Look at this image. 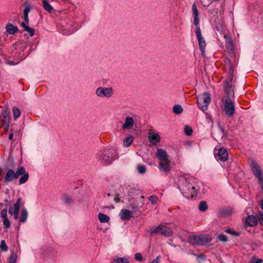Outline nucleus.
<instances>
[{
  "instance_id": "obj_25",
  "label": "nucleus",
  "mask_w": 263,
  "mask_h": 263,
  "mask_svg": "<svg viewBox=\"0 0 263 263\" xmlns=\"http://www.w3.org/2000/svg\"><path fill=\"white\" fill-rule=\"evenodd\" d=\"M28 217V212L26 208H23L21 211V216L20 218V222H25Z\"/></svg>"
},
{
  "instance_id": "obj_55",
  "label": "nucleus",
  "mask_w": 263,
  "mask_h": 263,
  "mask_svg": "<svg viewBox=\"0 0 263 263\" xmlns=\"http://www.w3.org/2000/svg\"><path fill=\"white\" fill-rule=\"evenodd\" d=\"M263 261L262 259L253 258L251 260L252 263H262Z\"/></svg>"
},
{
  "instance_id": "obj_1",
  "label": "nucleus",
  "mask_w": 263,
  "mask_h": 263,
  "mask_svg": "<svg viewBox=\"0 0 263 263\" xmlns=\"http://www.w3.org/2000/svg\"><path fill=\"white\" fill-rule=\"evenodd\" d=\"M179 189L183 195L187 199L195 197L199 188L196 185L195 179L193 177L180 180Z\"/></svg>"
},
{
  "instance_id": "obj_5",
  "label": "nucleus",
  "mask_w": 263,
  "mask_h": 263,
  "mask_svg": "<svg viewBox=\"0 0 263 263\" xmlns=\"http://www.w3.org/2000/svg\"><path fill=\"white\" fill-rule=\"evenodd\" d=\"M149 234L151 235L159 234L165 237H170L172 235V231L170 228L166 226L160 224L154 229H151Z\"/></svg>"
},
{
  "instance_id": "obj_40",
  "label": "nucleus",
  "mask_w": 263,
  "mask_h": 263,
  "mask_svg": "<svg viewBox=\"0 0 263 263\" xmlns=\"http://www.w3.org/2000/svg\"><path fill=\"white\" fill-rule=\"evenodd\" d=\"M148 200L151 201L152 204H155L158 200V198L154 195L149 196L148 197Z\"/></svg>"
},
{
  "instance_id": "obj_37",
  "label": "nucleus",
  "mask_w": 263,
  "mask_h": 263,
  "mask_svg": "<svg viewBox=\"0 0 263 263\" xmlns=\"http://www.w3.org/2000/svg\"><path fill=\"white\" fill-rule=\"evenodd\" d=\"M233 76L228 75L227 79L223 82V85H232V83L233 81Z\"/></svg>"
},
{
  "instance_id": "obj_11",
  "label": "nucleus",
  "mask_w": 263,
  "mask_h": 263,
  "mask_svg": "<svg viewBox=\"0 0 263 263\" xmlns=\"http://www.w3.org/2000/svg\"><path fill=\"white\" fill-rule=\"evenodd\" d=\"M119 215L122 220H129L133 217V212L127 209H122Z\"/></svg>"
},
{
  "instance_id": "obj_60",
  "label": "nucleus",
  "mask_w": 263,
  "mask_h": 263,
  "mask_svg": "<svg viewBox=\"0 0 263 263\" xmlns=\"http://www.w3.org/2000/svg\"><path fill=\"white\" fill-rule=\"evenodd\" d=\"M24 21L25 22H23L24 23H26V25H28L29 24V17H27V18H24Z\"/></svg>"
},
{
  "instance_id": "obj_14",
  "label": "nucleus",
  "mask_w": 263,
  "mask_h": 263,
  "mask_svg": "<svg viewBox=\"0 0 263 263\" xmlns=\"http://www.w3.org/2000/svg\"><path fill=\"white\" fill-rule=\"evenodd\" d=\"M257 222V218L253 215L248 216L246 218L245 223L247 226L254 227Z\"/></svg>"
},
{
  "instance_id": "obj_52",
  "label": "nucleus",
  "mask_w": 263,
  "mask_h": 263,
  "mask_svg": "<svg viewBox=\"0 0 263 263\" xmlns=\"http://www.w3.org/2000/svg\"><path fill=\"white\" fill-rule=\"evenodd\" d=\"M2 116H10V112L8 110V108H3L2 111Z\"/></svg>"
},
{
  "instance_id": "obj_51",
  "label": "nucleus",
  "mask_w": 263,
  "mask_h": 263,
  "mask_svg": "<svg viewBox=\"0 0 263 263\" xmlns=\"http://www.w3.org/2000/svg\"><path fill=\"white\" fill-rule=\"evenodd\" d=\"M226 46L231 49H233V43L232 40L227 41Z\"/></svg>"
},
{
  "instance_id": "obj_4",
  "label": "nucleus",
  "mask_w": 263,
  "mask_h": 263,
  "mask_svg": "<svg viewBox=\"0 0 263 263\" xmlns=\"http://www.w3.org/2000/svg\"><path fill=\"white\" fill-rule=\"evenodd\" d=\"M211 100V95L209 92H205L202 95L198 96L197 104L200 109L203 111L206 110Z\"/></svg>"
},
{
  "instance_id": "obj_16",
  "label": "nucleus",
  "mask_w": 263,
  "mask_h": 263,
  "mask_svg": "<svg viewBox=\"0 0 263 263\" xmlns=\"http://www.w3.org/2000/svg\"><path fill=\"white\" fill-rule=\"evenodd\" d=\"M6 29L7 32L11 35L15 34L17 32H20L17 27L11 23L6 25ZM22 33V31H20Z\"/></svg>"
},
{
  "instance_id": "obj_54",
  "label": "nucleus",
  "mask_w": 263,
  "mask_h": 263,
  "mask_svg": "<svg viewBox=\"0 0 263 263\" xmlns=\"http://www.w3.org/2000/svg\"><path fill=\"white\" fill-rule=\"evenodd\" d=\"M194 24L196 26V27H199V20L198 18V16H195L194 17Z\"/></svg>"
},
{
  "instance_id": "obj_6",
  "label": "nucleus",
  "mask_w": 263,
  "mask_h": 263,
  "mask_svg": "<svg viewBox=\"0 0 263 263\" xmlns=\"http://www.w3.org/2000/svg\"><path fill=\"white\" fill-rule=\"evenodd\" d=\"M214 153L217 160L225 162L228 159V152L223 147H216L214 149Z\"/></svg>"
},
{
  "instance_id": "obj_13",
  "label": "nucleus",
  "mask_w": 263,
  "mask_h": 263,
  "mask_svg": "<svg viewBox=\"0 0 263 263\" xmlns=\"http://www.w3.org/2000/svg\"><path fill=\"white\" fill-rule=\"evenodd\" d=\"M156 156L161 161H167L168 159L166 152L160 148H157Z\"/></svg>"
},
{
  "instance_id": "obj_58",
  "label": "nucleus",
  "mask_w": 263,
  "mask_h": 263,
  "mask_svg": "<svg viewBox=\"0 0 263 263\" xmlns=\"http://www.w3.org/2000/svg\"><path fill=\"white\" fill-rule=\"evenodd\" d=\"M258 183L260 184V187L261 188V191L263 193V178L258 180Z\"/></svg>"
},
{
  "instance_id": "obj_18",
  "label": "nucleus",
  "mask_w": 263,
  "mask_h": 263,
  "mask_svg": "<svg viewBox=\"0 0 263 263\" xmlns=\"http://www.w3.org/2000/svg\"><path fill=\"white\" fill-rule=\"evenodd\" d=\"M232 214V211L228 208H222L220 209L218 213V217H226L229 216Z\"/></svg>"
},
{
  "instance_id": "obj_3",
  "label": "nucleus",
  "mask_w": 263,
  "mask_h": 263,
  "mask_svg": "<svg viewBox=\"0 0 263 263\" xmlns=\"http://www.w3.org/2000/svg\"><path fill=\"white\" fill-rule=\"evenodd\" d=\"M100 162L104 165H109L118 158L116 151L114 148L105 149L97 155Z\"/></svg>"
},
{
  "instance_id": "obj_24",
  "label": "nucleus",
  "mask_w": 263,
  "mask_h": 263,
  "mask_svg": "<svg viewBox=\"0 0 263 263\" xmlns=\"http://www.w3.org/2000/svg\"><path fill=\"white\" fill-rule=\"evenodd\" d=\"M199 47L202 53V54H204L205 49L206 47V42L204 39L202 37L200 39H198Z\"/></svg>"
},
{
  "instance_id": "obj_19",
  "label": "nucleus",
  "mask_w": 263,
  "mask_h": 263,
  "mask_svg": "<svg viewBox=\"0 0 263 263\" xmlns=\"http://www.w3.org/2000/svg\"><path fill=\"white\" fill-rule=\"evenodd\" d=\"M223 89L225 93L227 95L226 99H230L232 95H234V90L232 85H223Z\"/></svg>"
},
{
  "instance_id": "obj_57",
  "label": "nucleus",
  "mask_w": 263,
  "mask_h": 263,
  "mask_svg": "<svg viewBox=\"0 0 263 263\" xmlns=\"http://www.w3.org/2000/svg\"><path fill=\"white\" fill-rule=\"evenodd\" d=\"M2 125L4 127V129L6 131H8L9 130V123L5 122V123H2Z\"/></svg>"
},
{
  "instance_id": "obj_64",
  "label": "nucleus",
  "mask_w": 263,
  "mask_h": 263,
  "mask_svg": "<svg viewBox=\"0 0 263 263\" xmlns=\"http://www.w3.org/2000/svg\"><path fill=\"white\" fill-rule=\"evenodd\" d=\"M4 201H5V203H6V208H7V204H8V202H9V200H8V199H5L4 200Z\"/></svg>"
},
{
  "instance_id": "obj_29",
  "label": "nucleus",
  "mask_w": 263,
  "mask_h": 263,
  "mask_svg": "<svg viewBox=\"0 0 263 263\" xmlns=\"http://www.w3.org/2000/svg\"><path fill=\"white\" fill-rule=\"evenodd\" d=\"M208 209L207 203L205 201H201L199 202L198 209L201 212H204Z\"/></svg>"
},
{
  "instance_id": "obj_7",
  "label": "nucleus",
  "mask_w": 263,
  "mask_h": 263,
  "mask_svg": "<svg viewBox=\"0 0 263 263\" xmlns=\"http://www.w3.org/2000/svg\"><path fill=\"white\" fill-rule=\"evenodd\" d=\"M250 166L253 175L258 180L263 178V173L259 164L253 159H249Z\"/></svg>"
},
{
  "instance_id": "obj_12",
  "label": "nucleus",
  "mask_w": 263,
  "mask_h": 263,
  "mask_svg": "<svg viewBox=\"0 0 263 263\" xmlns=\"http://www.w3.org/2000/svg\"><path fill=\"white\" fill-rule=\"evenodd\" d=\"M148 140L153 145H156L160 141V136L156 133L152 132L148 133Z\"/></svg>"
},
{
  "instance_id": "obj_59",
  "label": "nucleus",
  "mask_w": 263,
  "mask_h": 263,
  "mask_svg": "<svg viewBox=\"0 0 263 263\" xmlns=\"http://www.w3.org/2000/svg\"><path fill=\"white\" fill-rule=\"evenodd\" d=\"M161 257V256L159 255L154 260H153L152 261L156 263H159Z\"/></svg>"
},
{
  "instance_id": "obj_34",
  "label": "nucleus",
  "mask_w": 263,
  "mask_h": 263,
  "mask_svg": "<svg viewBox=\"0 0 263 263\" xmlns=\"http://www.w3.org/2000/svg\"><path fill=\"white\" fill-rule=\"evenodd\" d=\"M17 260V255L14 252H12L8 258L9 263H16Z\"/></svg>"
},
{
  "instance_id": "obj_56",
  "label": "nucleus",
  "mask_w": 263,
  "mask_h": 263,
  "mask_svg": "<svg viewBox=\"0 0 263 263\" xmlns=\"http://www.w3.org/2000/svg\"><path fill=\"white\" fill-rule=\"evenodd\" d=\"M132 211H131L133 212V214L134 213H137V212H140L139 208L136 206L132 205Z\"/></svg>"
},
{
  "instance_id": "obj_42",
  "label": "nucleus",
  "mask_w": 263,
  "mask_h": 263,
  "mask_svg": "<svg viewBox=\"0 0 263 263\" xmlns=\"http://www.w3.org/2000/svg\"><path fill=\"white\" fill-rule=\"evenodd\" d=\"M218 239L223 242H226L228 241V237L226 235L223 234H220L217 236Z\"/></svg>"
},
{
  "instance_id": "obj_30",
  "label": "nucleus",
  "mask_w": 263,
  "mask_h": 263,
  "mask_svg": "<svg viewBox=\"0 0 263 263\" xmlns=\"http://www.w3.org/2000/svg\"><path fill=\"white\" fill-rule=\"evenodd\" d=\"M183 111V109L182 107L179 104L175 105L173 107V111L177 115L181 114Z\"/></svg>"
},
{
  "instance_id": "obj_53",
  "label": "nucleus",
  "mask_w": 263,
  "mask_h": 263,
  "mask_svg": "<svg viewBox=\"0 0 263 263\" xmlns=\"http://www.w3.org/2000/svg\"><path fill=\"white\" fill-rule=\"evenodd\" d=\"M257 219L259 221L260 224L263 225V212H260L259 213V217Z\"/></svg>"
},
{
  "instance_id": "obj_33",
  "label": "nucleus",
  "mask_w": 263,
  "mask_h": 263,
  "mask_svg": "<svg viewBox=\"0 0 263 263\" xmlns=\"http://www.w3.org/2000/svg\"><path fill=\"white\" fill-rule=\"evenodd\" d=\"M192 254L197 256V260L199 262L201 263L206 260V256L203 253L200 254L199 255H197L195 253Z\"/></svg>"
},
{
  "instance_id": "obj_38",
  "label": "nucleus",
  "mask_w": 263,
  "mask_h": 263,
  "mask_svg": "<svg viewBox=\"0 0 263 263\" xmlns=\"http://www.w3.org/2000/svg\"><path fill=\"white\" fill-rule=\"evenodd\" d=\"M184 133L187 136H191L193 134V129L191 127L185 125L184 127Z\"/></svg>"
},
{
  "instance_id": "obj_39",
  "label": "nucleus",
  "mask_w": 263,
  "mask_h": 263,
  "mask_svg": "<svg viewBox=\"0 0 263 263\" xmlns=\"http://www.w3.org/2000/svg\"><path fill=\"white\" fill-rule=\"evenodd\" d=\"M2 122V123H9L10 122V116H0V122Z\"/></svg>"
},
{
  "instance_id": "obj_27",
  "label": "nucleus",
  "mask_w": 263,
  "mask_h": 263,
  "mask_svg": "<svg viewBox=\"0 0 263 263\" xmlns=\"http://www.w3.org/2000/svg\"><path fill=\"white\" fill-rule=\"evenodd\" d=\"M43 7L44 9L49 13L52 12L53 9V7L49 4L47 0L43 1Z\"/></svg>"
},
{
  "instance_id": "obj_41",
  "label": "nucleus",
  "mask_w": 263,
  "mask_h": 263,
  "mask_svg": "<svg viewBox=\"0 0 263 263\" xmlns=\"http://www.w3.org/2000/svg\"><path fill=\"white\" fill-rule=\"evenodd\" d=\"M137 169L140 174H144L146 171V167L144 165L138 164Z\"/></svg>"
},
{
  "instance_id": "obj_61",
  "label": "nucleus",
  "mask_w": 263,
  "mask_h": 263,
  "mask_svg": "<svg viewBox=\"0 0 263 263\" xmlns=\"http://www.w3.org/2000/svg\"><path fill=\"white\" fill-rule=\"evenodd\" d=\"M13 139V134L11 133L9 136V140H12Z\"/></svg>"
},
{
  "instance_id": "obj_48",
  "label": "nucleus",
  "mask_w": 263,
  "mask_h": 263,
  "mask_svg": "<svg viewBox=\"0 0 263 263\" xmlns=\"http://www.w3.org/2000/svg\"><path fill=\"white\" fill-rule=\"evenodd\" d=\"M135 258L136 260L142 262L143 261V257L141 253H137L135 254Z\"/></svg>"
},
{
  "instance_id": "obj_26",
  "label": "nucleus",
  "mask_w": 263,
  "mask_h": 263,
  "mask_svg": "<svg viewBox=\"0 0 263 263\" xmlns=\"http://www.w3.org/2000/svg\"><path fill=\"white\" fill-rule=\"evenodd\" d=\"M98 216L99 221L101 223L108 222L110 220V218L108 216L103 213H99Z\"/></svg>"
},
{
  "instance_id": "obj_31",
  "label": "nucleus",
  "mask_w": 263,
  "mask_h": 263,
  "mask_svg": "<svg viewBox=\"0 0 263 263\" xmlns=\"http://www.w3.org/2000/svg\"><path fill=\"white\" fill-rule=\"evenodd\" d=\"M13 116L14 120H16L21 115V110L17 107H13L12 108Z\"/></svg>"
},
{
  "instance_id": "obj_17",
  "label": "nucleus",
  "mask_w": 263,
  "mask_h": 263,
  "mask_svg": "<svg viewBox=\"0 0 263 263\" xmlns=\"http://www.w3.org/2000/svg\"><path fill=\"white\" fill-rule=\"evenodd\" d=\"M134 121L132 117H127L125 119L124 123L122 125V128L125 129H131L134 125Z\"/></svg>"
},
{
  "instance_id": "obj_62",
  "label": "nucleus",
  "mask_w": 263,
  "mask_h": 263,
  "mask_svg": "<svg viewBox=\"0 0 263 263\" xmlns=\"http://www.w3.org/2000/svg\"><path fill=\"white\" fill-rule=\"evenodd\" d=\"M185 145H187L189 146H191L192 145V142L191 141H186L185 143Z\"/></svg>"
},
{
  "instance_id": "obj_46",
  "label": "nucleus",
  "mask_w": 263,
  "mask_h": 263,
  "mask_svg": "<svg viewBox=\"0 0 263 263\" xmlns=\"http://www.w3.org/2000/svg\"><path fill=\"white\" fill-rule=\"evenodd\" d=\"M1 216L4 219L7 218V208L3 209L1 212Z\"/></svg>"
},
{
  "instance_id": "obj_50",
  "label": "nucleus",
  "mask_w": 263,
  "mask_h": 263,
  "mask_svg": "<svg viewBox=\"0 0 263 263\" xmlns=\"http://www.w3.org/2000/svg\"><path fill=\"white\" fill-rule=\"evenodd\" d=\"M234 73V68L232 64H230L229 66L228 75L233 76Z\"/></svg>"
},
{
  "instance_id": "obj_44",
  "label": "nucleus",
  "mask_w": 263,
  "mask_h": 263,
  "mask_svg": "<svg viewBox=\"0 0 263 263\" xmlns=\"http://www.w3.org/2000/svg\"><path fill=\"white\" fill-rule=\"evenodd\" d=\"M1 249L3 251H7L8 250V247H7L6 242L4 240H2L1 241V245H0Z\"/></svg>"
},
{
  "instance_id": "obj_23",
  "label": "nucleus",
  "mask_w": 263,
  "mask_h": 263,
  "mask_svg": "<svg viewBox=\"0 0 263 263\" xmlns=\"http://www.w3.org/2000/svg\"><path fill=\"white\" fill-rule=\"evenodd\" d=\"M159 169L165 172H168L171 168L168 162H160L159 163Z\"/></svg>"
},
{
  "instance_id": "obj_45",
  "label": "nucleus",
  "mask_w": 263,
  "mask_h": 263,
  "mask_svg": "<svg viewBox=\"0 0 263 263\" xmlns=\"http://www.w3.org/2000/svg\"><path fill=\"white\" fill-rule=\"evenodd\" d=\"M192 11L194 17L198 16V11L195 3L192 5Z\"/></svg>"
},
{
  "instance_id": "obj_32",
  "label": "nucleus",
  "mask_w": 263,
  "mask_h": 263,
  "mask_svg": "<svg viewBox=\"0 0 263 263\" xmlns=\"http://www.w3.org/2000/svg\"><path fill=\"white\" fill-rule=\"evenodd\" d=\"M134 140V137L133 136H129L127 137H126L124 140H123V144L126 147H128L130 145L132 142Z\"/></svg>"
},
{
  "instance_id": "obj_63",
  "label": "nucleus",
  "mask_w": 263,
  "mask_h": 263,
  "mask_svg": "<svg viewBox=\"0 0 263 263\" xmlns=\"http://www.w3.org/2000/svg\"><path fill=\"white\" fill-rule=\"evenodd\" d=\"M259 205H260V208L263 210V199L260 201Z\"/></svg>"
},
{
  "instance_id": "obj_47",
  "label": "nucleus",
  "mask_w": 263,
  "mask_h": 263,
  "mask_svg": "<svg viewBox=\"0 0 263 263\" xmlns=\"http://www.w3.org/2000/svg\"><path fill=\"white\" fill-rule=\"evenodd\" d=\"M195 33L198 39L202 37L201 35V31L199 27H196Z\"/></svg>"
},
{
  "instance_id": "obj_43",
  "label": "nucleus",
  "mask_w": 263,
  "mask_h": 263,
  "mask_svg": "<svg viewBox=\"0 0 263 263\" xmlns=\"http://www.w3.org/2000/svg\"><path fill=\"white\" fill-rule=\"evenodd\" d=\"M3 224L5 229H9L10 228L11 222L8 218L3 219Z\"/></svg>"
},
{
  "instance_id": "obj_35",
  "label": "nucleus",
  "mask_w": 263,
  "mask_h": 263,
  "mask_svg": "<svg viewBox=\"0 0 263 263\" xmlns=\"http://www.w3.org/2000/svg\"><path fill=\"white\" fill-rule=\"evenodd\" d=\"M113 261L116 263H129L127 258L123 257L118 258L117 259L114 258Z\"/></svg>"
},
{
  "instance_id": "obj_9",
  "label": "nucleus",
  "mask_w": 263,
  "mask_h": 263,
  "mask_svg": "<svg viewBox=\"0 0 263 263\" xmlns=\"http://www.w3.org/2000/svg\"><path fill=\"white\" fill-rule=\"evenodd\" d=\"M96 95L101 98H110L113 95L112 88L99 87L96 90Z\"/></svg>"
},
{
  "instance_id": "obj_22",
  "label": "nucleus",
  "mask_w": 263,
  "mask_h": 263,
  "mask_svg": "<svg viewBox=\"0 0 263 263\" xmlns=\"http://www.w3.org/2000/svg\"><path fill=\"white\" fill-rule=\"evenodd\" d=\"M21 26L23 27L25 31L28 32L30 36H33L35 33V30L33 28L29 27L28 25H26V23L24 22H22L21 24Z\"/></svg>"
},
{
  "instance_id": "obj_2",
  "label": "nucleus",
  "mask_w": 263,
  "mask_h": 263,
  "mask_svg": "<svg viewBox=\"0 0 263 263\" xmlns=\"http://www.w3.org/2000/svg\"><path fill=\"white\" fill-rule=\"evenodd\" d=\"M20 176L21 177L19 180V184L26 183L29 179V174L26 172L24 166L18 167L16 171L12 169H8L4 177V182L6 183L11 182L17 179Z\"/></svg>"
},
{
  "instance_id": "obj_49",
  "label": "nucleus",
  "mask_w": 263,
  "mask_h": 263,
  "mask_svg": "<svg viewBox=\"0 0 263 263\" xmlns=\"http://www.w3.org/2000/svg\"><path fill=\"white\" fill-rule=\"evenodd\" d=\"M120 194L119 193L114 192V200L116 203H119L120 201V199L119 198Z\"/></svg>"
},
{
  "instance_id": "obj_20",
  "label": "nucleus",
  "mask_w": 263,
  "mask_h": 263,
  "mask_svg": "<svg viewBox=\"0 0 263 263\" xmlns=\"http://www.w3.org/2000/svg\"><path fill=\"white\" fill-rule=\"evenodd\" d=\"M200 235H190L187 241L192 245L199 246Z\"/></svg>"
},
{
  "instance_id": "obj_8",
  "label": "nucleus",
  "mask_w": 263,
  "mask_h": 263,
  "mask_svg": "<svg viewBox=\"0 0 263 263\" xmlns=\"http://www.w3.org/2000/svg\"><path fill=\"white\" fill-rule=\"evenodd\" d=\"M224 103V110L227 116L230 117L235 113V107L234 102L230 99H222Z\"/></svg>"
},
{
  "instance_id": "obj_10",
  "label": "nucleus",
  "mask_w": 263,
  "mask_h": 263,
  "mask_svg": "<svg viewBox=\"0 0 263 263\" xmlns=\"http://www.w3.org/2000/svg\"><path fill=\"white\" fill-rule=\"evenodd\" d=\"M21 200V198L19 197L14 204V208L12 206H10L9 208V213L11 215H13L15 219H17L18 217Z\"/></svg>"
},
{
  "instance_id": "obj_36",
  "label": "nucleus",
  "mask_w": 263,
  "mask_h": 263,
  "mask_svg": "<svg viewBox=\"0 0 263 263\" xmlns=\"http://www.w3.org/2000/svg\"><path fill=\"white\" fill-rule=\"evenodd\" d=\"M225 232L227 233H229L230 234H231L232 235L236 236H239L240 235V232H236L234 231L233 229L229 228L227 229Z\"/></svg>"
},
{
  "instance_id": "obj_21",
  "label": "nucleus",
  "mask_w": 263,
  "mask_h": 263,
  "mask_svg": "<svg viewBox=\"0 0 263 263\" xmlns=\"http://www.w3.org/2000/svg\"><path fill=\"white\" fill-rule=\"evenodd\" d=\"M23 5L26 6L23 10V18L29 17L28 14L31 10V4L29 2H25Z\"/></svg>"
},
{
  "instance_id": "obj_28",
  "label": "nucleus",
  "mask_w": 263,
  "mask_h": 263,
  "mask_svg": "<svg viewBox=\"0 0 263 263\" xmlns=\"http://www.w3.org/2000/svg\"><path fill=\"white\" fill-rule=\"evenodd\" d=\"M62 200L64 204L69 206H70L71 204L74 203L73 199L66 195L63 196Z\"/></svg>"
},
{
  "instance_id": "obj_15",
  "label": "nucleus",
  "mask_w": 263,
  "mask_h": 263,
  "mask_svg": "<svg viewBox=\"0 0 263 263\" xmlns=\"http://www.w3.org/2000/svg\"><path fill=\"white\" fill-rule=\"evenodd\" d=\"M212 237L209 235H200L199 246H205L211 242Z\"/></svg>"
}]
</instances>
